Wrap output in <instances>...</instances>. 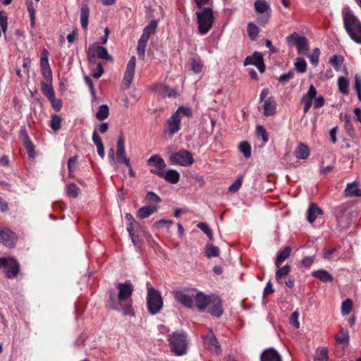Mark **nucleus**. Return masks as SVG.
Masks as SVG:
<instances>
[{"mask_svg":"<svg viewBox=\"0 0 361 361\" xmlns=\"http://www.w3.org/2000/svg\"><path fill=\"white\" fill-rule=\"evenodd\" d=\"M286 39L288 42L290 41L294 42L299 54L305 55L307 53L309 47L305 37L300 36L297 32H293L288 36Z\"/></svg>","mask_w":361,"mask_h":361,"instance_id":"obj_10","label":"nucleus"},{"mask_svg":"<svg viewBox=\"0 0 361 361\" xmlns=\"http://www.w3.org/2000/svg\"><path fill=\"white\" fill-rule=\"evenodd\" d=\"M136 231L137 230L132 231L131 228L129 229L128 233L130 236V238L132 240L133 243L135 246L137 247H140L142 245L141 240H140L139 237L136 235Z\"/></svg>","mask_w":361,"mask_h":361,"instance_id":"obj_55","label":"nucleus"},{"mask_svg":"<svg viewBox=\"0 0 361 361\" xmlns=\"http://www.w3.org/2000/svg\"><path fill=\"white\" fill-rule=\"evenodd\" d=\"M290 252L291 247L290 246H286L278 253L275 260V265L276 267L281 266L282 263L290 257Z\"/></svg>","mask_w":361,"mask_h":361,"instance_id":"obj_31","label":"nucleus"},{"mask_svg":"<svg viewBox=\"0 0 361 361\" xmlns=\"http://www.w3.org/2000/svg\"><path fill=\"white\" fill-rule=\"evenodd\" d=\"M182 116L187 117L192 116V111L190 107L183 106H179L177 110L169 118L166 122V132L169 135H173L180 129V121Z\"/></svg>","mask_w":361,"mask_h":361,"instance_id":"obj_1","label":"nucleus"},{"mask_svg":"<svg viewBox=\"0 0 361 361\" xmlns=\"http://www.w3.org/2000/svg\"><path fill=\"white\" fill-rule=\"evenodd\" d=\"M323 214L322 210L315 203H312L307 210V220L313 223L319 215Z\"/></svg>","mask_w":361,"mask_h":361,"instance_id":"obj_25","label":"nucleus"},{"mask_svg":"<svg viewBox=\"0 0 361 361\" xmlns=\"http://www.w3.org/2000/svg\"><path fill=\"white\" fill-rule=\"evenodd\" d=\"M314 260V257L313 256L312 257H305L302 259L301 264H302V266L304 267L309 268L313 264Z\"/></svg>","mask_w":361,"mask_h":361,"instance_id":"obj_64","label":"nucleus"},{"mask_svg":"<svg viewBox=\"0 0 361 361\" xmlns=\"http://www.w3.org/2000/svg\"><path fill=\"white\" fill-rule=\"evenodd\" d=\"M254 65L262 73L265 71L264 59L261 53L255 52L252 56H247L244 61V66Z\"/></svg>","mask_w":361,"mask_h":361,"instance_id":"obj_15","label":"nucleus"},{"mask_svg":"<svg viewBox=\"0 0 361 361\" xmlns=\"http://www.w3.org/2000/svg\"><path fill=\"white\" fill-rule=\"evenodd\" d=\"M109 115V109L106 104H102L99 106L98 111L96 114V118L99 121L106 119Z\"/></svg>","mask_w":361,"mask_h":361,"instance_id":"obj_39","label":"nucleus"},{"mask_svg":"<svg viewBox=\"0 0 361 361\" xmlns=\"http://www.w3.org/2000/svg\"><path fill=\"white\" fill-rule=\"evenodd\" d=\"M77 160V156H73L69 158L68 161V168L69 172H74L75 169H76Z\"/></svg>","mask_w":361,"mask_h":361,"instance_id":"obj_60","label":"nucleus"},{"mask_svg":"<svg viewBox=\"0 0 361 361\" xmlns=\"http://www.w3.org/2000/svg\"><path fill=\"white\" fill-rule=\"evenodd\" d=\"M335 340L337 343L343 344L345 346H347L349 343L348 332L347 331L341 329L339 332V334L336 336Z\"/></svg>","mask_w":361,"mask_h":361,"instance_id":"obj_41","label":"nucleus"},{"mask_svg":"<svg viewBox=\"0 0 361 361\" xmlns=\"http://www.w3.org/2000/svg\"><path fill=\"white\" fill-rule=\"evenodd\" d=\"M257 135L258 137H262L264 142H267L269 140L268 133L262 126H258L257 127Z\"/></svg>","mask_w":361,"mask_h":361,"instance_id":"obj_57","label":"nucleus"},{"mask_svg":"<svg viewBox=\"0 0 361 361\" xmlns=\"http://www.w3.org/2000/svg\"><path fill=\"white\" fill-rule=\"evenodd\" d=\"M61 121L62 119L59 116L56 114L53 115L51 119L50 127L54 130H59L61 127Z\"/></svg>","mask_w":361,"mask_h":361,"instance_id":"obj_48","label":"nucleus"},{"mask_svg":"<svg viewBox=\"0 0 361 361\" xmlns=\"http://www.w3.org/2000/svg\"><path fill=\"white\" fill-rule=\"evenodd\" d=\"M214 296H207L206 295L199 293L194 296V301L196 303V306L200 312H204L212 302V298Z\"/></svg>","mask_w":361,"mask_h":361,"instance_id":"obj_20","label":"nucleus"},{"mask_svg":"<svg viewBox=\"0 0 361 361\" xmlns=\"http://www.w3.org/2000/svg\"><path fill=\"white\" fill-rule=\"evenodd\" d=\"M338 86L339 92L343 94H348L349 82L344 77H339L338 79Z\"/></svg>","mask_w":361,"mask_h":361,"instance_id":"obj_42","label":"nucleus"},{"mask_svg":"<svg viewBox=\"0 0 361 361\" xmlns=\"http://www.w3.org/2000/svg\"><path fill=\"white\" fill-rule=\"evenodd\" d=\"M294 64L298 72L303 73L306 71L307 63L305 59L301 57L298 58Z\"/></svg>","mask_w":361,"mask_h":361,"instance_id":"obj_46","label":"nucleus"},{"mask_svg":"<svg viewBox=\"0 0 361 361\" xmlns=\"http://www.w3.org/2000/svg\"><path fill=\"white\" fill-rule=\"evenodd\" d=\"M157 91L159 94L163 97H174L178 95L177 92L174 90L165 85H159L157 87Z\"/></svg>","mask_w":361,"mask_h":361,"instance_id":"obj_34","label":"nucleus"},{"mask_svg":"<svg viewBox=\"0 0 361 361\" xmlns=\"http://www.w3.org/2000/svg\"><path fill=\"white\" fill-rule=\"evenodd\" d=\"M197 226L200 228L209 238L210 240H214L212 230L206 223L200 222Z\"/></svg>","mask_w":361,"mask_h":361,"instance_id":"obj_52","label":"nucleus"},{"mask_svg":"<svg viewBox=\"0 0 361 361\" xmlns=\"http://www.w3.org/2000/svg\"><path fill=\"white\" fill-rule=\"evenodd\" d=\"M345 197H361V189L357 188L355 182L348 183L344 190Z\"/></svg>","mask_w":361,"mask_h":361,"instance_id":"obj_28","label":"nucleus"},{"mask_svg":"<svg viewBox=\"0 0 361 361\" xmlns=\"http://www.w3.org/2000/svg\"><path fill=\"white\" fill-rule=\"evenodd\" d=\"M116 288L118 290V300L119 302L130 299L134 290L133 286L129 281L123 283H118Z\"/></svg>","mask_w":361,"mask_h":361,"instance_id":"obj_13","label":"nucleus"},{"mask_svg":"<svg viewBox=\"0 0 361 361\" xmlns=\"http://www.w3.org/2000/svg\"><path fill=\"white\" fill-rule=\"evenodd\" d=\"M254 6L256 12L266 13L264 16L258 18V22L261 24H267L269 22L271 12L269 4L265 0H256Z\"/></svg>","mask_w":361,"mask_h":361,"instance_id":"obj_11","label":"nucleus"},{"mask_svg":"<svg viewBox=\"0 0 361 361\" xmlns=\"http://www.w3.org/2000/svg\"><path fill=\"white\" fill-rule=\"evenodd\" d=\"M40 66H41V69H45V68H50L49 64L47 50H44V51H43L42 56L41 57V59H40Z\"/></svg>","mask_w":361,"mask_h":361,"instance_id":"obj_59","label":"nucleus"},{"mask_svg":"<svg viewBox=\"0 0 361 361\" xmlns=\"http://www.w3.org/2000/svg\"><path fill=\"white\" fill-rule=\"evenodd\" d=\"M299 313L298 312H294L290 317V322L296 328L298 329L300 326V323L298 320Z\"/></svg>","mask_w":361,"mask_h":361,"instance_id":"obj_63","label":"nucleus"},{"mask_svg":"<svg viewBox=\"0 0 361 361\" xmlns=\"http://www.w3.org/2000/svg\"><path fill=\"white\" fill-rule=\"evenodd\" d=\"M317 90L313 85H311L309 90L301 99V102L304 104V113L306 114L312 106V99H314V108L319 109L324 106V98L322 96L316 97Z\"/></svg>","mask_w":361,"mask_h":361,"instance_id":"obj_6","label":"nucleus"},{"mask_svg":"<svg viewBox=\"0 0 361 361\" xmlns=\"http://www.w3.org/2000/svg\"><path fill=\"white\" fill-rule=\"evenodd\" d=\"M344 61V57L341 55H334L329 59V63L333 66L336 71H339L341 68V65Z\"/></svg>","mask_w":361,"mask_h":361,"instance_id":"obj_38","label":"nucleus"},{"mask_svg":"<svg viewBox=\"0 0 361 361\" xmlns=\"http://www.w3.org/2000/svg\"><path fill=\"white\" fill-rule=\"evenodd\" d=\"M239 149L245 158H250L251 157V146L248 142L243 141L240 142Z\"/></svg>","mask_w":361,"mask_h":361,"instance_id":"obj_44","label":"nucleus"},{"mask_svg":"<svg viewBox=\"0 0 361 361\" xmlns=\"http://www.w3.org/2000/svg\"><path fill=\"white\" fill-rule=\"evenodd\" d=\"M191 70L195 73L201 72L202 64L200 60L192 59L190 61Z\"/></svg>","mask_w":361,"mask_h":361,"instance_id":"obj_56","label":"nucleus"},{"mask_svg":"<svg viewBox=\"0 0 361 361\" xmlns=\"http://www.w3.org/2000/svg\"><path fill=\"white\" fill-rule=\"evenodd\" d=\"M278 269L276 271V279L278 283H282V279L284 276H286L289 274L290 271V267L288 264L284 265L283 267L279 266L277 267Z\"/></svg>","mask_w":361,"mask_h":361,"instance_id":"obj_36","label":"nucleus"},{"mask_svg":"<svg viewBox=\"0 0 361 361\" xmlns=\"http://www.w3.org/2000/svg\"><path fill=\"white\" fill-rule=\"evenodd\" d=\"M147 163L150 166H154L156 167L154 170L163 171L166 167L164 160L157 154L152 156L147 160Z\"/></svg>","mask_w":361,"mask_h":361,"instance_id":"obj_32","label":"nucleus"},{"mask_svg":"<svg viewBox=\"0 0 361 361\" xmlns=\"http://www.w3.org/2000/svg\"><path fill=\"white\" fill-rule=\"evenodd\" d=\"M150 172L154 175L158 176L160 178H164L167 182L172 184L177 183L180 179L179 173L174 169H170L166 172L160 170L151 169Z\"/></svg>","mask_w":361,"mask_h":361,"instance_id":"obj_14","label":"nucleus"},{"mask_svg":"<svg viewBox=\"0 0 361 361\" xmlns=\"http://www.w3.org/2000/svg\"><path fill=\"white\" fill-rule=\"evenodd\" d=\"M41 90L49 101L54 100L55 94L52 87V82L42 81Z\"/></svg>","mask_w":361,"mask_h":361,"instance_id":"obj_29","label":"nucleus"},{"mask_svg":"<svg viewBox=\"0 0 361 361\" xmlns=\"http://www.w3.org/2000/svg\"><path fill=\"white\" fill-rule=\"evenodd\" d=\"M116 159L118 163H123L126 166H130V159L126 157L125 150V138L120 135L117 142Z\"/></svg>","mask_w":361,"mask_h":361,"instance_id":"obj_16","label":"nucleus"},{"mask_svg":"<svg viewBox=\"0 0 361 361\" xmlns=\"http://www.w3.org/2000/svg\"><path fill=\"white\" fill-rule=\"evenodd\" d=\"M259 30L255 24H254L252 22L248 23L247 34L252 41L256 40V39L259 35Z\"/></svg>","mask_w":361,"mask_h":361,"instance_id":"obj_43","label":"nucleus"},{"mask_svg":"<svg viewBox=\"0 0 361 361\" xmlns=\"http://www.w3.org/2000/svg\"><path fill=\"white\" fill-rule=\"evenodd\" d=\"M312 276L324 283L332 281L334 279L333 276L324 269L314 271L312 273Z\"/></svg>","mask_w":361,"mask_h":361,"instance_id":"obj_33","label":"nucleus"},{"mask_svg":"<svg viewBox=\"0 0 361 361\" xmlns=\"http://www.w3.org/2000/svg\"><path fill=\"white\" fill-rule=\"evenodd\" d=\"M147 305L152 314L159 313L163 307V300L160 293L152 286L147 287Z\"/></svg>","mask_w":361,"mask_h":361,"instance_id":"obj_5","label":"nucleus"},{"mask_svg":"<svg viewBox=\"0 0 361 361\" xmlns=\"http://www.w3.org/2000/svg\"><path fill=\"white\" fill-rule=\"evenodd\" d=\"M158 210L157 206H144L140 208L137 212V216L140 219H145Z\"/></svg>","mask_w":361,"mask_h":361,"instance_id":"obj_27","label":"nucleus"},{"mask_svg":"<svg viewBox=\"0 0 361 361\" xmlns=\"http://www.w3.org/2000/svg\"><path fill=\"white\" fill-rule=\"evenodd\" d=\"M20 134L23 137V141L24 146L26 149L27 153L28 154V157L30 159H34L35 157V146L33 143L30 140L29 135L25 130H21Z\"/></svg>","mask_w":361,"mask_h":361,"instance_id":"obj_23","label":"nucleus"},{"mask_svg":"<svg viewBox=\"0 0 361 361\" xmlns=\"http://www.w3.org/2000/svg\"><path fill=\"white\" fill-rule=\"evenodd\" d=\"M176 300L185 307L192 308L194 305V296L183 290H177L173 293Z\"/></svg>","mask_w":361,"mask_h":361,"instance_id":"obj_18","label":"nucleus"},{"mask_svg":"<svg viewBox=\"0 0 361 361\" xmlns=\"http://www.w3.org/2000/svg\"><path fill=\"white\" fill-rule=\"evenodd\" d=\"M4 269V274L8 279H13L18 276L20 265L13 257H0V269Z\"/></svg>","mask_w":361,"mask_h":361,"instance_id":"obj_7","label":"nucleus"},{"mask_svg":"<svg viewBox=\"0 0 361 361\" xmlns=\"http://www.w3.org/2000/svg\"><path fill=\"white\" fill-rule=\"evenodd\" d=\"M204 345L210 350L214 351L216 354H219L221 351V346L212 332L202 336Z\"/></svg>","mask_w":361,"mask_h":361,"instance_id":"obj_19","label":"nucleus"},{"mask_svg":"<svg viewBox=\"0 0 361 361\" xmlns=\"http://www.w3.org/2000/svg\"><path fill=\"white\" fill-rule=\"evenodd\" d=\"M148 40L149 39L141 36L137 42V53L140 59H141L142 60H144L145 57V48Z\"/></svg>","mask_w":361,"mask_h":361,"instance_id":"obj_37","label":"nucleus"},{"mask_svg":"<svg viewBox=\"0 0 361 361\" xmlns=\"http://www.w3.org/2000/svg\"><path fill=\"white\" fill-rule=\"evenodd\" d=\"M328 350L326 348H321L317 350L315 359L328 361Z\"/></svg>","mask_w":361,"mask_h":361,"instance_id":"obj_54","label":"nucleus"},{"mask_svg":"<svg viewBox=\"0 0 361 361\" xmlns=\"http://www.w3.org/2000/svg\"><path fill=\"white\" fill-rule=\"evenodd\" d=\"M353 308V301L350 299H346L342 302L341 312L343 315L348 314Z\"/></svg>","mask_w":361,"mask_h":361,"instance_id":"obj_49","label":"nucleus"},{"mask_svg":"<svg viewBox=\"0 0 361 361\" xmlns=\"http://www.w3.org/2000/svg\"><path fill=\"white\" fill-rule=\"evenodd\" d=\"M205 255L208 258L218 257L219 255V249L212 244H207L205 246Z\"/></svg>","mask_w":361,"mask_h":361,"instance_id":"obj_40","label":"nucleus"},{"mask_svg":"<svg viewBox=\"0 0 361 361\" xmlns=\"http://www.w3.org/2000/svg\"><path fill=\"white\" fill-rule=\"evenodd\" d=\"M198 31L200 34L207 33L213 26L214 17L213 10L210 7H205L196 12Z\"/></svg>","mask_w":361,"mask_h":361,"instance_id":"obj_4","label":"nucleus"},{"mask_svg":"<svg viewBox=\"0 0 361 361\" xmlns=\"http://www.w3.org/2000/svg\"><path fill=\"white\" fill-rule=\"evenodd\" d=\"M320 55V50L319 48H315L313 49L312 53L309 56L310 61L311 63L317 66L319 63V59Z\"/></svg>","mask_w":361,"mask_h":361,"instance_id":"obj_51","label":"nucleus"},{"mask_svg":"<svg viewBox=\"0 0 361 361\" xmlns=\"http://www.w3.org/2000/svg\"><path fill=\"white\" fill-rule=\"evenodd\" d=\"M295 156L299 159H307L310 156V149L307 145L300 143L295 150Z\"/></svg>","mask_w":361,"mask_h":361,"instance_id":"obj_30","label":"nucleus"},{"mask_svg":"<svg viewBox=\"0 0 361 361\" xmlns=\"http://www.w3.org/2000/svg\"><path fill=\"white\" fill-rule=\"evenodd\" d=\"M90 65H95V69L92 70V75L94 78H99L104 73V69L102 67V64L101 62H97V63H90Z\"/></svg>","mask_w":361,"mask_h":361,"instance_id":"obj_50","label":"nucleus"},{"mask_svg":"<svg viewBox=\"0 0 361 361\" xmlns=\"http://www.w3.org/2000/svg\"><path fill=\"white\" fill-rule=\"evenodd\" d=\"M169 160L173 164L183 166H189L194 163L192 154L183 149L171 154Z\"/></svg>","mask_w":361,"mask_h":361,"instance_id":"obj_8","label":"nucleus"},{"mask_svg":"<svg viewBox=\"0 0 361 361\" xmlns=\"http://www.w3.org/2000/svg\"><path fill=\"white\" fill-rule=\"evenodd\" d=\"M42 74L44 78V82H52V72L50 68L42 69Z\"/></svg>","mask_w":361,"mask_h":361,"instance_id":"obj_62","label":"nucleus"},{"mask_svg":"<svg viewBox=\"0 0 361 361\" xmlns=\"http://www.w3.org/2000/svg\"><path fill=\"white\" fill-rule=\"evenodd\" d=\"M136 58L133 56L128 62L125 74L123 78L122 85L126 89L130 87L134 78L135 70Z\"/></svg>","mask_w":361,"mask_h":361,"instance_id":"obj_12","label":"nucleus"},{"mask_svg":"<svg viewBox=\"0 0 361 361\" xmlns=\"http://www.w3.org/2000/svg\"><path fill=\"white\" fill-rule=\"evenodd\" d=\"M145 200L148 203H159L161 201V198L153 192H147L145 196Z\"/></svg>","mask_w":361,"mask_h":361,"instance_id":"obj_53","label":"nucleus"},{"mask_svg":"<svg viewBox=\"0 0 361 361\" xmlns=\"http://www.w3.org/2000/svg\"><path fill=\"white\" fill-rule=\"evenodd\" d=\"M126 219L128 221L127 231H129V229L131 228L132 231L137 230V228H140V225L138 222H137L133 216L130 214H126Z\"/></svg>","mask_w":361,"mask_h":361,"instance_id":"obj_45","label":"nucleus"},{"mask_svg":"<svg viewBox=\"0 0 361 361\" xmlns=\"http://www.w3.org/2000/svg\"><path fill=\"white\" fill-rule=\"evenodd\" d=\"M242 178H238L232 185L228 188V191L231 192H237L242 185Z\"/></svg>","mask_w":361,"mask_h":361,"instance_id":"obj_61","label":"nucleus"},{"mask_svg":"<svg viewBox=\"0 0 361 361\" xmlns=\"http://www.w3.org/2000/svg\"><path fill=\"white\" fill-rule=\"evenodd\" d=\"M7 20L8 18L6 14L4 11H0V25L4 32H6L7 29Z\"/></svg>","mask_w":361,"mask_h":361,"instance_id":"obj_58","label":"nucleus"},{"mask_svg":"<svg viewBox=\"0 0 361 361\" xmlns=\"http://www.w3.org/2000/svg\"><path fill=\"white\" fill-rule=\"evenodd\" d=\"M261 361H282L281 355L274 348H267L260 356Z\"/></svg>","mask_w":361,"mask_h":361,"instance_id":"obj_22","label":"nucleus"},{"mask_svg":"<svg viewBox=\"0 0 361 361\" xmlns=\"http://www.w3.org/2000/svg\"><path fill=\"white\" fill-rule=\"evenodd\" d=\"M16 234L8 228H4L0 236V242L8 247H13L17 242Z\"/></svg>","mask_w":361,"mask_h":361,"instance_id":"obj_17","label":"nucleus"},{"mask_svg":"<svg viewBox=\"0 0 361 361\" xmlns=\"http://www.w3.org/2000/svg\"><path fill=\"white\" fill-rule=\"evenodd\" d=\"M209 312L216 317H219L223 314L222 303L220 298L217 296L212 298V302L208 306Z\"/></svg>","mask_w":361,"mask_h":361,"instance_id":"obj_21","label":"nucleus"},{"mask_svg":"<svg viewBox=\"0 0 361 361\" xmlns=\"http://www.w3.org/2000/svg\"><path fill=\"white\" fill-rule=\"evenodd\" d=\"M90 8L87 4H83L80 8V23L83 30L87 29L89 23Z\"/></svg>","mask_w":361,"mask_h":361,"instance_id":"obj_26","label":"nucleus"},{"mask_svg":"<svg viewBox=\"0 0 361 361\" xmlns=\"http://www.w3.org/2000/svg\"><path fill=\"white\" fill-rule=\"evenodd\" d=\"M157 21L155 20H152L149 24L146 26L142 34V37L149 39L152 35H154L157 27Z\"/></svg>","mask_w":361,"mask_h":361,"instance_id":"obj_35","label":"nucleus"},{"mask_svg":"<svg viewBox=\"0 0 361 361\" xmlns=\"http://www.w3.org/2000/svg\"><path fill=\"white\" fill-rule=\"evenodd\" d=\"M276 112V103L273 97H269L264 101V115L270 116Z\"/></svg>","mask_w":361,"mask_h":361,"instance_id":"obj_24","label":"nucleus"},{"mask_svg":"<svg viewBox=\"0 0 361 361\" xmlns=\"http://www.w3.org/2000/svg\"><path fill=\"white\" fill-rule=\"evenodd\" d=\"M343 24L353 40L361 44V23L351 12H343Z\"/></svg>","mask_w":361,"mask_h":361,"instance_id":"obj_2","label":"nucleus"},{"mask_svg":"<svg viewBox=\"0 0 361 361\" xmlns=\"http://www.w3.org/2000/svg\"><path fill=\"white\" fill-rule=\"evenodd\" d=\"M80 188L75 183H71L67 187V195L69 197L75 198L78 196Z\"/></svg>","mask_w":361,"mask_h":361,"instance_id":"obj_47","label":"nucleus"},{"mask_svg":"<svg viewBox=\"0 0 361 361\" xmlns=\"http://www.w3.org/2000/svg\"><path fill=\"white\" fill-rule=\"evenodd\" d=\"M87 56L90 63H97V57L106 61L112 60V57L108 54L106 49L101 46H90Z\"/></svg>","mask_w":361,"mask_h":361,"instance_id":"obj_9","label":"nucleus"},{"mask_svg":"<svg viewBox=\"0 0 361 361\" xmlns=\"http://www.w3.org/2000/svg\"><path fill=\"white\" fill-rule=\"evenodd\" d=\"M170 349L174 355L181 356L186 354L188 346L186 334L180 331H176L169 336Z\"/></svg>","mask_w":361,"mask_h":361,"instance_id":"obj_3","label":"nucleus"}]
</instances>
